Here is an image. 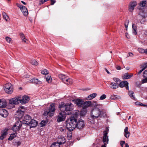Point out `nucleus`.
<instances>
[{
    "label": "nucleus",
    "mask_w": 147,
    "mask_h": 147,
    "mask_svg": "<svg viewBox=\"0 0 147 147\" xmlns=\"http://www.w3.org/2000/svg\"><path fill=\"white\" fill-rule=\"evenodd\" d=\"M76 118L74 117L69 118L66 121L67 127L69 131H72L76 128Z\"/></svg>",
    "instance_id": "1"
},
{
    "label": "nucleus",
    "mask_w": 147,
    "mask_h": 147,
    "mask_svg": "<svg viewBox=\"0 0 147 147\" xmlns=\"http://www.w3.org/2000/svg\"><path fill=\"white\" fill-rule=\"evenodd\" d=\"M55 104H51L50 105L49 111H45L44 115H49L50 116H53V115L55 110Z\"/></svg>",
    "instance_id": "2"
},
{
    "label": "nucleus",
    "mask_w": 147,
    "mask_h": 147,
    "mask_svg": "<svg viewBox=\"0 0 147 147\" xmlns=\"http://www.w3.org/2000/svg\"><path fill=\"white\" fill-rule=\"evenodd\" d=\"M13 88L10 83L6 84L4 86V90L7 94H11L13 92Z\"/></svg>",
    "instance_id": "3"
},
{
    "label": "nucleus",
    "mask_w": 147,
    "mask_h": 147,
    "mask_svg": "<svg viewBox=\"0 0 147 147\" xmlns=\"http://www.w3.org/2000/svg\"><path fill=\"white\" fill-rule=\"evenodd\" d=\"M91 114L94 117L97 118L100 116V110L97 107H95L92 110Z\"/></svg>",
    "instance_id": "4"
},
{
    "label": "nucleus",
    "mask_w": 147,
    "mask_h": 147,
    "mask_svg": "<svg viewBox=\"0 0 147 147\" xmlns=\"http://www.w3.org/2000/svg\"><path fill=\"white\" fill-rule=\"evenodd\" d=\"M66 113L65 111H61L60 112L57 118V121L58 122L65 120L66 116Z\"/></svg>",
    "instance_id": "5"
},
{
    "label": "nucleus",
    "mask_w": 147,
    "mask_h": 147,
    "mask_svg": "<svg viewBox=\"0 0 147 147\" xmlns=\"http://www.w3.org/2000/svg\"><path fill=\"white\" fill-rule=\"evenodd\" d=\"M22 126V124L20 121H18L13 125L12 128V129L14 131H19Z\"/></svg>",
    "instance_id": "6"
},
{
    "label": "nucleus",
    "mask_w": 147,
    "mask_h": 147,
    "mask_svg": "<svg viewBox=\"0 0 147 147\" xmlns=\"http://www.w3.org/2000/svg\"><path fill=\"white\" fill-rule=\"evenodd\" d=\"M109 131V129L108 128H107L105 131H104L102 140V141L104 143H107V144L108 143L109 141L108 136H107Z\"/></svg>",
    "instance_id": "7"
},
{
    "label": "nucleus",
    "mask_w": 147,
    "mask_h": 147,
    "mask_svg": "<svg viewBox=\"0 0 147 147\" xmlns=\"http://www.w3.org/2000/svg\"><path fill=\"white\" fill-rule=\"evenodd\" d=\"M76 128L81 129L83 128L85 126L84 121L81 119H80L77 121V120L76 121Z\"/></svg>",
    "instance_id": "8"
},
{
    "label": "nucleus",
    "mask_w": 147,
    "mask_h": 147,
    "mask_svg": "<svg viewBox=\"0 0 147 147\" xmlns=\"http://www.w3.org/2000/svg\"><path fill=\"white\" fill-rule=\"evenodd\" d=\"M139 14L143 18V20H140V22L141 24H143L145 21V18L147 17V12H145L144 10L140 9Z\"/></svg>",
    "instance_id": "9"
},
{
    "label": "nucleus",
    "mask_w": 147,
    "mask_h": 147,
    "mask_svg": "<svg viewBox=\"0 0 147 147\" xmlns=\"http://www.w3.org/2000/svg\"><path fill=\"white\" fill-rule=\"evenodd\" d=\"M136 1H133L131 2L129 5V11L130 12H132L134 9V7L137 5Z\"/></svg>",
    "instance_id": "10"
},
{
    "label": "nucleus",
    "mask_w": 147,
    "mask_h": 147,
    "mask_svg": "<svg viewBox=\"0 0 147 147\" xmlns=\"http://www.w3.org/2000/svg\"><path fill=\"white\" fill-rule=\"evenodd\" d=\"M31 119V117L29 115H26L24 117L23 123L29 125Z\"/></svg>",
    "instance_id": "11"
},
{
    "label": "nucleus",
    "mask_w": 147,
    "mask_h": 147,
    "mask_svg": "<svg viewBox=\"0 0 147 147\" xmlns=\"http://www.w3.org/2000/svg\"><path fill=\"white\" fill-rule=\"evenodd\" d=\"M19 102H20V97H15L10 100H9V103L10 104L12 105H16L18 104Z\"/></svg>",
    "instance_id": "12"
},
{
    "label": "nucleus",
    "mask_w": 147,
    "mask_h": 147,
    "mask_svg": "<svg viewBox=\"0 0 147 147\" xmlns=\"http://www.w3.org/2000/svg\"><path fill=\"white\" fill-rule=\"evenodd\" d=\"M30 98L29 97L24 95L22 97V99H20V103L22 104L26 103L28 102Z\"/></svg>",
    "instance_id": "13"
},
{
    "label": "nucleus",
    "mask_w": 147,
    "mask_h": 147,
    "mask_svg": "<svg viewBox=\"0 0 147 147\" xmlns=\"http://www.w3.org/2000/svg\"><path fill=\"white\" fill-rule=\"evenodd\" d=\"M128 83L127 81H123L121 82L119 84V86L121 88H123L124 87H125V88L127 90L129 89Z\"/></svg>",
    "instance_id": "14"
},
{
    "label": "nucleus",
    "mask_w": 147,
    "mask_h": 147,
    "mask_svg": "<svg viewBox=\"0 0 147 147\" xmlns=\"http://www.w3.org/2000/svg\"><path fill=\"white\" fill-rule=\"evenodd\" d=\"M66 142V140L63 136H58L57 142L59 145L64 144Z\"/></svg>",
    "instance_id": "15"
},
{
    "label": "nucleus",
    "mask_w": 147,
    "mask_h": 147,
    "mask_svg": "<svg viewBox=\"0 0 147 147\" xmlns=\"http://www.w3.org/2000/svg\"><path fill=\"white\" fill-rule=\"evenodd\" d=\"M7 111L4 109H0V115L3 117H6L8 115Z\"/></svg>",
    "instance_id": "16"
},
{
    "label": "nucleus",
    "mask_w": 147,
    "mask_h": 147,
    "mask_svg": "<svg viewBox=\"0 0 147 147\" xmlns=\"http://www.w3.org/2000/svg\"><path fill=\"white\" fill-rule=\"evenodd\" d=\"M109 87L112 90H115L119 87V84L111 82L109 84Z\"/></svg>",
    "instance_id": "17"
},
{
    "label": "nucleus",
    "mask_w": 147,
    "mask_h": 147,
    "mask_svg": "<svg viewBox=\"0 0 147 147\" xmlns=\"http://www.w3.org/2000/svg\"><path fill=\"white\" fill-rule=\"evenodd\" d=\"M84 101L80 99H77L75 101V104L79 107H82L83 105Z\"/></svg>",
    "instance_id": "18"
},
{
    "label": "nucleus",
    "mask_w": 147,
    "mask_h": 147,
    "mask_svg": "<svg viewBox=\"0 0 147 147\" xmlns=\"http://www.w3.org/2000/svg\"><path fill=\"white\" fill-rule=\"evenodd\" d=\"M97 118L94 117L91 114L90 116L88 118V121L92 124H94L95 123V120Z\"/></svg>",
    "instance_id": "19"
},
{
    "label": "nucleus",
    "mask_w": 147,
    "mask_h": 147,
    "mask_svg": "<svg viewBox=\"0 0 147 147\" xmlns=\"http://www.w3.org/2000/svg\"><path fill=\"white\" fill-rule=\"evenodd\" d=\"M124 136L127 138H128L130 135V133L128 131V127H125L124 130Z\"/></svg>",
    "instance_id": "20"
},
{
    "label": "nucleus",
    "mask_w": 147,
    "mask_h": 147,
    "mask_svg": "<svg viewBox=\"0 0 147 147\" xmlns=\"http://www.w3.org/2000/svg\"><path fill=\"white\" fill-rule=\"evenodd\" d=\"M73 82V81L72 79L68 78L67 76L66 78H65V80L63 82L64 83L68 85L71 84Z\"/></svg>",
    "instance_id": "21"
},
{
    "label": "nucleus",
    "mask_w": 147,
    "mask_h": 147,
    "mask_svg": "<svg viewBox=\"0 0 147 147\" xmlns=\"http://www.w3.org/2000/svg\"><path fill=\"white\" fill-rule=\"evenodd\" d=\"M83 105L82 107L84 108H86L89 106L91 105V102L90 101H88L83 102Z\"/></svg>",
    "instance_id": "22"
},
{
    "label": "nucleus",
    "mask_w": 147,
    "mask_h": 147,
    "mask_svg": "<svg viewBox=\"0 0 147 147\" xmlns=\"http://www.w3.org/2000/svg\"><path fill=\"white\" fill-rule=\"evenodd\" d=\"M38 124V122L36 121L35 120H31L29 125H30L32 127H36Z\"/></svg>",
    "instance_id": "23"
},
{
    "label": "nucleus",
    "mask_w": 147,
    "mask_h": 147,
    "mask_svg": "<svg viewBox=\"0 0 147 147\" xmlns=\"http://www.w3.org/2000/svg\"><path fill=\"white\" fill-rule=\"evenodd\" d=\"M133 76V74L132 73H130V74H128V73H126L124 75L122 76V78L123 79H127L130 78Z\"/></svg>",
    "instance_id": "24"
},
{
    "label": "nucleus",
    "mask_w": 147,
    "mask_h": 147,
    "mask_svg": "<svg viewBox=\"0 0 147 147\" xmlns=\"http://www.w3.org/2000/svg\"><path fill=\"white\" fill-rule=\"evenodd\" d=\"M30 81L31 82L37 84H40L42 83V82L41 81H40L38 79L35 78L31 79Z\"/></svg>",
    "instance_id": "25"
},
{
    "label": "nucleus",
    "mask_w": 147,
    "mask_h": 147,
    "mask_svg": "<svg viewBox=\"0 0 147 147\" xmlns=\"http://www.w3.org/2000/svg\"><path fill=\"white\" fill-rule=\"evenodd\" d=\"M7 103L5 100H0V108L5 107Z\"/></svg>",
    "instance_id": "26"
},
{
    "label": "nucleus",
    "mask_w": 147,
    "mask_h": 147,
    "mask_svg": "<svg viewBox=\"0 0 147 147\" xmlns=\"http://www.w3.org/2000/svg\"><path fill=\"white\" fill-rule=\"evenodd\" d=\"M66 105V104H65L63 102H61L59 104V108L61 111H64V109Z\"/></svg>",
    "instance_id": "27"
},
{
    "label": "nucleus",
    "mask_w": 147,
    "mask_h": 147,
    "mask_svg": "<svg viewBox=\"0 0 147 147\" xmlns=\"http://www.w3.org/2000/svg\"><path fill=\"white\" fill-rule=\"evenodd\" d=\"M72 105V104L71 103H70L69 104H66L64 111H71V106Z\"/></svg>",
    "instance_id": "28"
},
{
    "label": "nucleus",
    "mask_w": 147,
    "mask_h": 147,
    "mask_svg": "<svg viewBox=\"0 0 147 147\" xmlns=\"http://www.w3.org/2000/svg\"><path fill=\"white\" fill-rule=\"evenodd\" d=\"M97 94L96 93H93L88 96L86 97V99L91 100L95 98L97 96Z\"/></svg>",
    "instance_id": "29"
},
{
    "label": "nucleus",
    "mask_w": 147,
    "mask_h": 147,
    "mask_svg": "<svg viewBox=\"0 0 147 147\" xmlns=\"http://www.w3.org/2000/svg\"><path fill=\"white\" fill-rule=\"evenodd\" d=\"M23 109L24 110V107L23 106H20L18 107V110L17 111V112L18 113H20L22 115L24 114V111L22 110Z\"/></svg>",
    "instance_id": "30"
},
{
    "label": "nucleus",
    "mask_w": 147,
    "mask_h": 147,
    "mask_svg": "<svg viewBox=\"0 0 147 147\" xmlns=\"http://www.w3.org/2000/svg\"><path fill=\"white\" fill-rule=\"evenodd\" d=\"M21 10L25 16H26L28 15V10L25 6L22 7Z\"/></svg>",
    "instance_id": "31"
},
{
    "label": "nucleus",
    "mask_w": 147,
    "mask_h": 147,
    "mask_svg": "<svg viewBox=\"0 0 147 147\" xmlns=\"http://www.w3.org/2000/svg\"><path fill=\"white\" fill-rule=\"evenodd\" d=\"M147 3L146 1H142L139 3V5L140 7H144L146 6Z\"/></svg>",
    "instance_id": "32"
},
{
    "label": "nucleus",
    "mask_w": 147,
    "mask_h": 147,
    "mask_svg": "<svg viewBox=\"0 0 147 147\" xmlns=\"http://www.w3.org/2000/svg\"><path fill=\"white\" fill-rule=\"evenodd\" d=\"M133 32L135 35L137 34V27L136 24H132Z\"/></svg>",
    "instance_id": "33"
},
{
    "label": "nucleus",
    "mask_w": 147,
    "mask_h": 147,
    "mask_svg": "<svg viewBox=\"0 0 147 147\" xmlns=\"http://www.w3.org/2000/svg\"><path fill=\"white\" fill-rule=\"evenodd\" d=\"M7 134V131H5L2 132L1 136L0 137V139L3 140V139L6 137Z\"/></svg>",
    "instance_id": "34"
},
{
    "label": "nucleus",
    "mask_w": 147,
    "mask_h": 147,
    "mask_svg": "<svg viewBox=\"0 0 147 147\" xmlns=\"http://www.w3.org/2000/svg\"><path fill=\"white\" fill-rule=\"evenodd\" d=\"M128 93L129 96H130V98L133 99L135 100V97L133 95L134 92L132 91H129Z\"/></svg>",
    "instance_id": "35"
},
{
    "label": "nucleus",
    "mask_w": 147,
    "mask_h": 147,
    "mask_svg": "<svg viewBox=\"0 0 147 147\" xmlns=\"http://www.w3.org/2000/svg\"><path fill=\"white\" fill-rule=\"evenodd\" d=\"M67 76L63 74H60L58 75V77L63 82L65 80Z\"/></svg>",
    "instance_id": "36"
},
{
    "label": "nucleus",
    "mask_w": 147,
    "mask_h": 147,
    "mask_svg": "<svg viewBox=\"0 0 147 147\" xmlns=\"http://www.w3.org/2000/svg\"><path fill=\"white\" fill-rule=\"evenodd\" d=\"M101 114L100 116V117H105L106 116V113L105 111L104 110H100Z\"/></svg>",
    "instance_id": "37"
},
{
    "label": "nucleus",
    "mask_w": 147,
    "mask_h": 147,
    "mask_svg": "<svg viewBox=\"0 0 147 147\" xmlns=\"http://www.w3.org/2000/svg\"><path fill=\"white\" fill-rule=\"evenodd\" d=\"M147 67V65L146 64H144V65L142 67V69L140 70L138 72V75L141 74L142 71L144 70Z\"/></svg>",
    "instance_id": "38"
},
{
    "label": "nucleus",
    "mask_w": 147,
    "mask_h": 147,
    "mask_svg": "<svg viewBox=\"0 0 147 147\" xmlns=\"http://www.w3.org/2000/svg\"><path fill=\"white\" fill-rule=\"evenodd\" d=\"M31 63L33 65H38V62L34 59H32L30 61Z\"/></svg>",
    "instance_id": "39"
},
{
    "label": "nucleus",
    "mask_w": 147,
    "mask_h": 147,
    "mask_svg": "<svg viewBox=\"0 0 147 147\" xmlns=\"http://www.w3.org/2000/svg\"><path fill=\"white\" fill-rule=\"evenodd\" d=\"M2 14L4 19L6 21H7V19L9 18V17L7 14L5 12H3Z\"/></svg>",
    "instance_id": "40"
},
{
    "label": "nucleus",
    "mask_w": 147,
    "mask_h": 147,
    "mask_svg": "<svg viewBox=\"0 0 147 147\" xmlns=\"http://www.w3.org/2000/svg\"><path fill=\"white\" fill-rule=\"evenodd\" d=\"M46 81L49 83H51L52 81V78L51 76H48L46 78Z\"/></svg>",
    "instance_id": "41"
},
{
    "label": "nucleus",
    "mask_w": 147,
    "mask_h": 147,
    "mask_svg": "<svg viewBox=\"0 0 147 147\" xmlns=\"http://www.w3.org/2000/svg\"><path fill=\"white\" fill-rule=\"evenodd\" d=\"M59 145L57 142H54L51 145V147H60Z\"/></svg>",
    "instance_id": "42"
},
{
    "label": "nucleus",
    "mask_w": 147,
    "mask_h": 147,
    "mask_svg": "<svg viewBox=\"0 0 147 147\" xmlns=\"http://www.w3.org/2000/svg\"><path fill=\"white\" fill-rule=\"evenodd\" d=\"M113 80L115 82V83H118L121 82L120 80L117 78L114 77L113 78Z\"/></svg>",
    "instance_id": "43"
},
{
    "label": "nucleus",
    "mask_w": 147,
    "mask_h": 147,
    "mask_svg": "<svg viewBox=\"0 0 147 147\" xmlns=\"http://www.w3.org/2000/svg\"><path fill=\"white\" fill-rule=\"evenodd\" d=\"M5 39L6 40V41L8 43H11L12 42V39H11L9 37H6L5 38Z\"/></svg>",
    "instance_id": "44"
},
{
    "label": "nucleus",
    "mask_w": 147,
    "mask_h": 147,
    "mask_svg": "<svg viewBox=\"0 0 147 147\" xmlns=\"http://www.w3.org/2000/svg\"><path fill=\"white\" fill-rule=\"evenodd\" d=\"M41 73L44 75L47 74H48V71L46 69H44L43 70L41 71Z\"/></svg>",
    "instance_id": "45"
},
{
    "label": "nucleus",
    "mask_w": 147,
    "mask_h": 147,
    "mask_svg": "<svg viewBox=\"0 0 147 147\" xmlns=\"http://www.w3.org/2000/svg\"><path fill=\"white\" fill-rule=\"evenodd\" d=\"M20 35L22 40H24V39L27 40V39L26 38L25 36L23 33H20Z\"/></svg>",
    "instance_id": "46"
},
{
    "label": "nucleus",
    "mask_w": 147,
    "mask_h": 147,
    "mask_svg": "<svg viewBox=\"0 0 147 147\" xmlns=\"http://www.w3.org/2000/svg\"><path fill=\"white\" fill-rule=\"evenodd\" d=\"M59 130L61 132L64 133L66 129L65 127H61L59 128Z\"/></svg>",
    "instance_id": "47"
},
{
    "label": "nucleus",
    "mask_w": 147,
    "mask_h": 147,
    "mask_svg": "<svg viewBox=\"0 0 147 147\" xmlns=\"http://www.w3.org/2000/svg\"><path fill=\"white\" fill-rule=\"evenodd\" d=\"M15 134H11L9 137L8 138V140H11L13 139L14 138V137L15 136Z\"/></svg>",
    "instance_id": "48"
},
{
    "label": "nucleus",
    "mask_w": 147,
    "mask_h": 147,
    "mask_svg": "<svg viewBox=\"0 0 147 147\" xmlns=\"http://www.w3.org/2000/svg\"><path fill=\"white\" fill-rule=\"evenodd\" d=\"M47 121H46L43 120L41 122L40 124L41 125V126H44L47 124Z\"/></svg>",
    "instance_id": "49"
},
{
    "label": "nucleus",
    "mask_w": 147,
    "mask_h": 147,
    "mask_svg": "<svg viewBox=\"0 0 147 147\" xmlns=\"http://www.w3.org/2000/svg\"><path fill=\"white\" fill-rule=\"evenodd\" d=\"M138 50L139 52L141 53H145V50L144 49L139 48L138 49Z\"/></svg>",
    "instance_id": "50"
},
{
    "label": "nucleus",
    "mask_w": 147,
    "mask_h": 147,
    "mask_svg": "<svg viewBox=\"0 0 147 147\" xmlns=\"http://www.w3.org/2000/svg\"><path fill=\"white\" fill-rule=\"evenodd\" d=\"M136 104L137 105H140L144 107H146V105L143 104L142 103L140 102H136Z\"/></svg>",
    "instance_id": "51"
},
{
    "label": "nucleus",
    "mask_w": 147,
    "mask_h": 147,
    "mask_svg": "<svg viewBox=\"0 0 147 147\" xmlns=\"http://www.w3.org/2000/svg\"><path fill=\"white\" fill-rule=\"evenodd\" d=\"M106 97V96L105 94H103L100 97V100H103L105 99Z\"/></svg>",
    "instance_id": "52"
},
{
    "label": "nucleus",
    "mask_w": 147,
    "mask_h": 147,
    "mask_svg": "<svg viewBox=\"0 0 147 147\" xmlns=\"http://www.w3.org/2000/svg\"><path fill=\"white\" fill-rule=\"evenodd\" d=\"M143 76L144 78H147V70L144 71L143 72Z\"/></svg>",
    "instance_id": "53"
},
{
    "label": "nucleus",
    "mask_w": 147,
    "mask_h": 147,
    "mask_svg": "<svg viewBox=\"0 0 147 147\" xmlns=\"http://www.w3.org/2000/svg\"><path fill=\"white\" fill-rule=\"evenodd\" d=\"M144 79L142 80V83H147V78H144Z\"/></svg>",
    "instance_id": "54"
},
{
    "label": "nucleus",
    "mask_w": 147,
    "mask_h": 147,
    "mask_svg": "<svg viewBox=\"0 0 147 147\" xmlns=\"http://www.w3.org/2000/svg\"><path fill=\"white\" fill-rule=\"evenodd\" d=\"M120 144L122 147H123V144H125V142L124 141H121Z\"/></svg>",
    "instance_id": "55"
},
{
    "label": "nucleus",
    "mask_w": 147,
    "mask_h": 147,
    "mask_svg": "<svg viewBox=\"0 0 147 147\" xmlns=\"http://www.w3.org/2000/svg\"><path fill=\"white\" fill-rule=\"evenodd\" d=\"M51 5H53L56 2V1L54 0H51Z\"/></svg>",
    "instance_id": "56"
},
{
    "label": "nucleus",
    "mask_w": 147,
    "mask_h": 147,
    "mask_svg": "<svg viewBox=\"0 0 147 147\" xmlns=\"http://www.w3.org/2000/svg\"><path fill=\"white\" fill-rule=\"evenodd\" d=\"M17 6H18V7H19L20 8V9H22V7L24 6L21 5L19 4H17Z\"/></svg>",
    "instance_id": "57"
},
{
    "label": "nucleus",
    "mask_w": 147,
    "mask_h": 147,
    "mask_svg": "<svg viewBox=\"0 0 147 147\" xmlns=\"http://www.w3.org/2000/svg\"><path fill=\"white\" fill-rule=\"evenodd\" d=\"M46 2L44 0H40V4H43L45 2Z\"/></svg>",
    "instance_id": "58"
},
{
    "label": "nucleus",
    "mask_w": 147,
    "mask_h": 147,
    "mask_svg": "<svg viewBox=\"0 0 147 147\" xmlns=\"http://www.w3.org/2000/svg\"><path fill=\"white\" fill-rule=\"evenodd\" d=\"M144 34L147 36V30H146L144 31L143 33Z\"/></svg>",
    "instance_id": "59"
},
{
    "label": "nucleus",
    "mask_w": 147,
    "mask_h": 147,
    "mask_svg": "<svg viewBox=\"0 0 147 147\" xmlns=\"http://www.w3.org/2000/svg\"><path fill=\"white\" fill-rule=\"evenodd\" d=\"M128 22H127V23L126 24L125 23V28H126V30H127V28L128 26Z\"/></svg>",
    "instance_id": "60"
},
{
    "label": "nucleus",
    "mask_w": 147,
    "mask_h": 147,
    "mask_svg": "<svg viewBox=\"0 0 147 147\" xmlns=\"http://www.w3.org/2000/svg\"><path fill=\"white\" fill-rule=\"evenodd\" d=\"M107 145V143H104L102 145L101 147H106Z\"/></svg>",
    "instance_id": "61"
},
{
    "label": "nucleus",
    "mask_w": 147,
    "mask_h": 147,
    "mask_svg": "<svg viewBox=\"0 0 147 147\" xmlns=\"http://www.w3.org/2000/svg\"><path fill=\"white\" fill-rule=\"evenodd\" d=\"M116 69L118 70H120L121 69V67L119 66H118L116 67Z\"/></svg>",
    "instance_id": "62"
},
{
    "label": "nucleus",
    "mask_w": 147,
    "mask_h": 147,
    "mask_svg": "<svg viewBox=\"0 0 147 147\" xmlns=\"http://www.w3.org/2000/svg\"><path fill=\"white\" fill-rule=\"evenodd\" d=\"M129 56L132 57V56H133V54L132 53H129Z\"/></svg>",
    "instance_id": "63"
},
{
    "label": "nucleus",
    "mask_w": 147,
    "mask_h": 147,
    "mask_svg": "<svg viewBox=\"0 0 147 147\" xmlns=\"http://www.w3.org/2000/svg\"><path fill=\"white\" fill-rule=\"evenodd\" d=\"M125 147H129V146L127 143H125Z\"/></svg>",
    "instance_id": "64"
}]
</instances>
